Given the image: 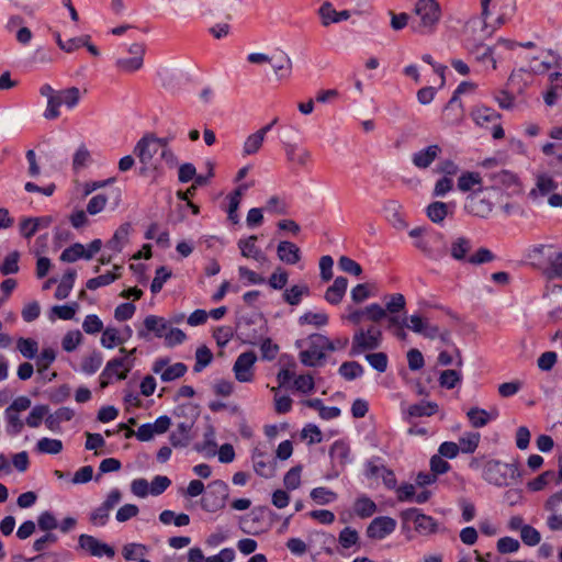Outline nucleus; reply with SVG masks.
<instances>
[{"label": "nucleus", "instance_id": "4d7b16f0", "mask_svg": "<svg viewBox=\"0 0 562 562\" xmlns=\"http://www.w3.org/2000/svg\"><path fill=\"white\" fill-rule=\"evenodd\" d=\"M317 15L322 26L324 27H328L330 24L337 23V10L329 1H325L321 4L317 9Z\"/></svg>", "mask_w": 562, "mask_h": 562}, {"label": "nucleus", "instance_id": "f03ea898", "mask_svg": "<svg viewBox=\"0 0 562 562\" xmlns=\"http://www.w3.org/2000/svg\"><path fill=\"white\" fill-rule=\"evenodd\" d=\"M469 465L475 471L481 470L482 479L497 487L508 486L521 477V472L516 461L506 463L496 459L477 457L473 458Z\"/></svg>", "mask_w": 562, "mask_h": 562}, {"label": "nucleus", "instance_id": "c85d7f7f", "mask_svg": "<svg viewBox=\"0 0 562 562\" xmlns=\"http://www.w3.org/2000/svg\"><path fill=\"white\" fill-rule=\"evenodd\" d=\"M471 117L477 126L488 127L490 125L497 123L501 115L494 109L485 105H476L471 111Z\"/></svg>", "mask_w": 562, "mask_h": 562}, {"label": "nucleus", "instance_id": "5701e85b", "mask_svg": "<svg viewBox=\"0 0 562 562\" xmlns=\"http://www.w3.org/2000/svg\"><path fill=\"white\" fill-rule=\"evenodd\" d=\"M237 246L244 258L252 259L259 263H265L267 261L266 254L257 245V236L251 235L246 238H240Z\"/></svg>", "mask_w": 562, "mask_h": 562}, {"label": "nucleus", "instance_id": "2f4dec72", "mask_svg": "<svg viewBox=\"0 0 562 562\" xmlns=\"http://www.w3.org/2000/svg\"><path fill=\"white\" fill-rule=\"evenodd\" d=\"M277 255L286 265H296L301 260V250L292 241L282 240L278 244Z\"/></svg>", "mask_w": 562, "mask_h": 562}, {"label": "nucleus", "instance_id": "6ab92c4d", "mask_svg": "<svg viewBox=\"0 0 562 562\" xmlns=\"http://www.w3.org/2000/svg\"><path fill=\"white\" fill-rule=\"evenodd\" d=\"M79 546L97 558L108 557L112 559L115 555V551L111 546L89 535H81L79 537Z\"/></svg>", "mask_w": 562, "mask_h": 562}, {"label": "nucleus", "instance_id": "7ed1b4c3", "mask_svg": "<svg viewBox=\"0 0 562 562\" xmlns=\"http://www.w3.org/2000/svg\"><path fill=\"white\" fill-rule=\"evenodd\" d=\"M528 258L550 279H562V245L535 244L528 248Z\"/></svg>", "mask_w": 562, "mask_h": 562}, {"label": "nucleus", "instance_id": "c9c22d12", "mask_svg": "<svg viewBox=\"0 0 562 562\" xmlns=\"http://www.w3.org/2000/svg\"><path fill=\"white\" fill-rule=\"evenodd\" d=\"M453 210H454V205L453 204L436 201V202L430 203L427 206L426 213H427L428 218L432 223H437L438 224V223L443 222V220L449 214H452Z\"/></svg>", "mask_w": 562, "mask_h": 562}, {"label": "nucleus", "instance_id": "a878e982", "mask_svg": "<svg viewBox=\"0 0 562 562\" xmlns=\"http://www.w3.org/2000/svg\"><path fill=\"white\" fill-rule=\"evenodd\" d=\"M441 154V147L437 144L429 145L413 154L412 162L418 169L428 168Z\"/></svg>", "mask_w": 562, "mask_h": 562}, {"label": "nucleus", "instance_id": "4c0bfd02", "mask_svg": "<svg viewBox=\"0 0 562 562\" xmlns=\"http://www.w3.org/2000/svg\"><path fill=\"white\" fill-rule=\"evenodd\" d=\"M272 61L269 64L271 65L274 75L278 79H285L291 76L292 72V60L289 57L288 54L281 53L278 56L271 57Z\"/></svg>", "mask_w": 562, "mask_h": 562}, {"label": "nucleus", "instance_id": "6e6d98bb", "mask_svg": "<svg viewBox=\"0 0 562 562\" xmlns=\"http://www.w3.org/2000/svg\"><path fill=\"white\" fill-rule=\"evenodd\" d=\"M16 350L25 359H34L38 352V342L33 338L20 337L16 340Z\"/></svg>", "mask_w": 562, "mask_h": 562}, {"label": "nucleus", "instance_id": "9b49d317", "mask_svg": "<svg viewBox=\"0 0 562 562\" xmlns=\"http://www.w3.org/2000/svg\"><path fill=\"white\" fill-rule=\"evenodd\" d=\"M43 422L49 431H61V422L56 417L55 413H49V407L47 405H34L26 416L27 427L38 428Z\"/></svg>", "mask_w": 562, "mask_h": 562}, {"label": "nucleus", "instance_id": "09e8293b", "mask_svg": "<svg viewBox=\"0 0 562 562\" xmlns=\"http://www.w3.org/2000/svg\"><path fill=\"white\" fill-rule=\"evenodd\" d=\"M100 344L103 348L110 350L123 345L120 329L112 326L104 328L101 335Z\"/></svg>", "mask_w": 562, "mask_h": 562}, {"label": "nucleus", "instance_id": "bf43d9fd", "mask_svg": "<svg viewBox=\"0 0 562 562\" xmlns=\"http://www.w3.org/2000/svg\"><path fill=\"white\" fill-rule=\"evenodd\" d=\"M302 484V467L296 465L291 468L283 477V485L286 491H295Z\"/></svg>", "mask_w": 562, "mask_h": 562}, {"label": "nucleus", "instance_id": "f3484780", "mask_svg": "<svg viewBox=\"0 0 562 562\" xmlns=\"http://www.w3.org/2000/svg\"><path fill=\"white\" fill-rule=\"evenodd\" d=\"M257 361V356L254 351L240 353L233 367L235 378L239 382H251L254 380V367Z\"/></svg>", "mask_w": 562, "mask_h": 562}, {"label": "nucleus", "instance_id": "69168bd1", "mask_svg": "<svg viewBox=\"0 0 562 562\" xmlns=\"http://www.w3.org/2000/svg\"><path fill=\"white\" fill-rule=\"evenodd\" d=\"M82 342V334L79 330H70L65 334L61 340V347L65 351L76 350Z\"/></svg>", "mask_w": 562, "mask_h": 562}, {"label": "nucleus", "instance_id": "8fccbe9b", "mask_svg": "<svg viewBox=\"0 0 562 562\" xmlns=\"http://www.w3.org/2000/svg\"><path fill=\"white\" fill-rule=\"evenodd\" d=\"M480 441H481V435L479 432H474V431L464 432L460 437L459 442H458L459 451L462 453H467V454L473 453L477 449Z\"/></svg>", "mask_w": 562, "mask_h": 562}, {"label": "nucleus", "instance_id": "052dcab7", "mask_svg": "<svg viewBox=\"0 0 562 562\" xmlns=\"http://www.w3.org/2000/svg\"><path fill=\"white\" fill-rule=\"evenodd\" d=\"M364 372L363 367L356 361H347L339 367V373L348 381L360 378Z\"/></svg>", "mask_w": 562, "mask_h": 562}, {"label": "nucleus", "instance_id": "a19ab883", "mask_svg": "<svg viewBox=\"0 0 562 562\" xmlns=\"http://www.w3.org/2000/svg\"><path fill=\"white\" fill-rule=\"evenodd\" d=\"M329 316L323 310L306 311L299 317L300 325H312L315 327H324L328 324Z\"/></svg>", "mask_w": 562, "mask_h": 562}, {"label": "nucleus", "instance_id": "3c124183", "mask_svg": "<svg viewBox=\"0 0 562 562\" xmlns=\"http://www.w3.org/2000/svg\"><path fill=\"white\" fill-rule=\"evenodd\" d=\"M353 510L360 518H368L376 512L375 503L368 496H360L353 503Z\"/></svg>", "mask_w": 562, "mask_h": 562}, {"label": "nucleus", "instance_id": "e433bc0d", "mask_svg": "<svg viewBox=\"0 0 562 562\" xmlns=\"http://www.w3.org/2000/svg\"><path fill=\"white\" fill-rule=\"evenodd\" d=\"M329 456L333 463L341 468L351 462L350 448L344 441H335L330 447Z\"/></svg>", "mask_w": 562, "mask_h": 562}, {"label": "nucleus", "instance_id": "e2e57ef3", "mask_svg": "<svg viewBox=\"0 0 562 562\" xmlns=\"http://www.w3.org/2000/svg\"><path fill=\"white\" fill-rule=\"evenodd\" d=\"M310 290L308 286L305 284L301 285H293L284 291V300L290 305H297L303 295H308Z\"/></svg>", "mask_w": 562, "mask_h": 562}, {"label": "nucleus", "instance_id": "c03bdc74", "mask_svg": "<svg viewBox=\"0 0 562 562\" xmlns=\"http://www.w3.org/2000/svg\"><path fill=\"white\" fill-rule=\"evenodd\" d=\"M493 179L496 184L505 189H510L513 192L521 191V183L517 175L508 171L502 170L493 176Z\"/></svg>", "mask_w": 562, "mask_h": 562}, {"label": "nucleus", "instance_id": "473e14b6", "mask_svg": "<svg viewBox=\"0 0 562 562\" xmlns=\"http://www.w3.org/2000/svg\"><path fill=\"white\" fill-rule=\"evenodd\" d=\"M347 288L348 280L345 277H337L333 284L326 290L324 299L329 304L337 305L342 301L347 292Z\"/></svg>", "mask_w": 562, "mask_h": 562}, {"label": "nucleus", "instance_id": "f704fd0d", "mask_svg": "<svg viewBox=\"0 0 562 562\" xmlns=\"http://www.w3.org/2000/svg\"><path fill=\"white\" fill-rule=\"evenodd\" d=\"M268 132L269 126H263L255 133L250 134L244 142L243 155L249 156L256 154L261 148Z\"/></svg>", "mask_w": 562, "mask_h": 562}, {"label": "nucleus", "instance_id": "58836bf2", "mask_svg": "<svg viewBox=\"0 0 562 562\" xmlns=\"http://www.w3.org/2000/svg\"><path fill=\"white\" fill-rule=\"evenodd\" d=\"M35 451L41 454L56 456L64 449V443L60 439L42 437L35 443Z\"/></svg>", "mask_w": 562, "mask_h": 562}, {"label": "nucleus", "instance_id": "7c9ffc66", "mask_svg": "<svg viewBox=\"0 0 562 562\" xmlns=\"http://www.w3.org/2000/svg\"><path fill=\"white\" fill-rule=\"evenodd\" d=\"M458 190L461 192L472 193L476 190H483V178L479 172L464 171L462 172L457 181Z\"/></svg>", "mask_w": 562, "mask_h": 562}, {"label": "nucleus", "instance_id": "13d9d810", "mask_svg": "<svg viewBox=\"0 0 562 562\" xmlns=\"http://www.w3.org/2000/svg\"><path fill=\"white\" fill-rule=\"evenodd\" d=\"M57 351L53 347H45L42 349L36 358V368L40 374L44 373L52 363L56 360Z\"/></svg>", "mask_w": 562, "mask_h": 562}, {"label": "nucleus", "instance_id": "a211bd4d", "mask_svg": "<svg viewBox=\"0 0 562 562\" xmlns=\"http://www.w3.org/2000/svg\"><path fill=\"white\" fill-rule=\"evenodd\" d=\"M396 520L389 516L374 518L367 528V536L373 540H382L394 532Z\"/></svg>", "mask_w": 562, "mask_h": 562}, {"label": "nucleus", "instance_id": "bb28decb", "mask_svg": "<svg viewBox=\"0 0 562 562\" xmlns=\"http://www.w3.org/2000/svg\"><path fill=\"white\" fill-rule=\"evenodd\" d=\"M467 417L473 428H482L498 417V409L491 408L486 411L475 406L467 412Z\"/></svg>", "mask_w": 562, "mask_h": 562}, {"label": "nucleus", "instance_id": "79ce46f5", "mask_svg": "<svg viewBox=\"0 0 562 562\" xmlns=\"http://www.w3.org/2000/svg\"><path fill=\"white\" fill-rule=\"evenodd\" d=\"M280 363L282 364V368L277 374V380L279 385L283 386L294 378L296 362L291 356L283 355L280 358Z\"/></svg>", "mask_w": 562, "mask_h": 562}, {"label": "nucleus", "instance_id": "4468645a", "mask_svg": "<svg viewBox=\"0 0 562 562\" xmlns=\"http://www.w3.org/2000/svg\"><path fill=\"white\" fill-rule=\"evenodd\" d=\"M404 521L412 524L414 529L420 535H430L438 528L437 521L428 515L423 514L417 508L406 509L402 513Z\"/></svg>", "mask_w": 562, "mask_h": 562}, {"label": "nucleus", "instance_id": "de8ad7c7", "mask_svg": "<svg viewBox=\"0 0 562 562\" xmlns=\"http://www.w3.org/2000/svg\"><path fill=\"white\" fill-rule=\"evenodd\" d=\"M558 188V183L548 173H541L537 176L536 188L530 191L531 196L537 194L547 195Z\"/></svg>", "mask_w": 562, "mask_h": 562}, {"label": "nucleus", "instance_id": "49530a36", "mask_svg": "<svg viewBox=\"0 0 562 562\" xmlns=\"http://www.w3.org/2000/svg\"><path fill=\"white\" fill-rule=\"evenodd\" d=\"M471 240L467 237H457L451 241L450 255L454 260H467V255L471 250Z\"/></svg>", "mask_w": 562, "mask_h": 562}, {"label": "nucleus", "instance_id": "0e129e2a", "mask_svg": "<svg viewBox=\"0 0 562 562\" xmlns=\"http://www.w3.org/2000/svg\"><path fill=\"white\" fill-rule=\"evenodd\" d=\"M213 360V353L206 346H201L195 351L194 371L201 372Z\"/></svg>", "mask_w": 562, "mask_h": 562}, {"label": "nucleus", "instance_id": "72a5a7b5", "mask_svg": "<svg viewBox=\"0 0 562 562\" xmlns=\"http://www.w3.org/2000/svg\"><path fill=\"white\" fill-rule=\"evenodd\" d=\"M468 49L471 54H473L476 58V60L481 63L490 61L492 69L497 68V60L494 56L495 54V45L494 46H486L483 44H469Z\"/></svg>", "mask_w": 562, "mask_h": 562}, {"label": "nucleus", "instance_id": "c756f323", "mask_svg": "<svg viewBox=\"0 0 562 562\" xmlns=\"http://www.w3.org/2000/svg\"><path fill=\"white\" fill-rule=\"evenodd\" d=\"M283 148L286 159L297 166L305 167L312 159L311 151L295 143H284Z\"/></svg>", "mask_w": 562, "mask_h": 562}, {"label": "nucleus", "instance_id": "f257e3e1", "mask_svg": "<svg viewBox=\"0 0 562 562\" xmlns=\"http://www.w3.org/2000/svg\"><path fill=\"white\" fill-rule=\"evenodd\" d=\"M134 154L140 165V173L145 176L159 175L164 167L173 168L178 162L168 140L151 133L144 135L136 143Z\"/></svg>", "mask_w": 562, "mask_h": 562}, {"label": "nucleus", "instance_id": "cd10ccee", "mask_svg": "<svg viewBox=\"0 0 562 562\" xmlns=\"http://www.w3.org/2000/svg\"><path fill=\"white\" fill-rule=\"evenodd\" d=\"M133 227L130 223H124L117 227L112 238L106 243V248L119 254L128 244Z\"/></svg>", "mask_w": 562, "mask_h": 562}, {"label": "nucleus", "instance_id": "423d86ee", "mask_svg": "<svg viewBox=\"0 0 562 562\" xmlns=\"http://www.w3.org/2000/svg\"><path fill=\"white\" fill-rule=\"evenodd\" d=\"M32 401L25 395L15 397L11 404L4 409L5 430L11 436L20 435L26 425V418L22 415L26 411H31Z\"/></svg>", "mask_w": 562, "mask_h": 562}, {"label": "nucleus", "instance_id": "6e6552de", "mask_svg": "<svg viewBox=\"0 0 562 562\" xmlns=\"http://www.w3.org/2000/svg\"><path fill=\"white\" fill-rule=\"evenodd\" d=\"M382 339V330L379 327L360 328L352 336L350 355L359 356L366 351L375 350L381 346Z\"/></svg>", "mask_w": 562, "mask_h": 562}, {"label": "nucleus", "instance_id": "0eeeda50", "mask_svg": "<svg viewBox=\"0 0 562 562\" xmlns=\"http://www.w3.org/2000/svg\"><path fill=\"white\" fill-rule=\"evenodd\" d=\"M134 364L135 359L130 357H115L109 360L99 375L100 387L105 389L114 380H125Z\"/></svg>", "mask_w": 562, "mask_h": 562}, {"label": "nucleus", "instance_id": "37998d69", "mask_svg": "<svg viewBox=\"0 0 562 562\" xmlns=\"http://www.w3.org/2000/svg\"><path fill=\"white\" fill-rule=\"evenodd\" d=\"M102 363V353L98 350H93L82 358L80 371L87 375H92L101 368Z\"/></svg>", "mask_w": 562, "mask_h": 562}, {"label": "nucleus", "instance_id": "5fc2aeb1", "mask_svg": "<svg viewBox=\"0 0 562 562\" xmlns=\"http://www.w3.org/2000/svg\"><path fill=\"white\" fill-rule=\"evenodd\" d=\"M76 280V271L68 270L61 278L56 291L55 297L57 300H64L70 294Z\"/></svg>", "mask_w": 562, "mask_h": 562}, {"label": "nucleus", "instance_id": "412c9836", "mask_svg": "<svg viewBox=\"0 0 562 562\" xmlns=\"http://www.w3.org/2000/svg\"><path fill=\"white\" fill-rule=\"evenodd\" d=\"M404 325L415 334L423 335L426 338L434 339L438 336L439 329L437 326L431 325L427 318L419 314H412L404 319Z\"/></svg>", "mask_w": 562, "mask_h": 562}, {"label": "nucleus", "instance_id": "393cba45", "mask_svg": "<svg viewBox=\"0 0 562 562\" xmlns=\"http://www.w3.org/2000/svg\"><path fill=\"white\" fill-rule=\"evenodd\" d=\"M437 411L438 405L435 402L422 401L419 403L402 407V415L405 420L409 422L411 418L432 416Z\"/></svg>", "mask_w": 562, "mask_h": 562}, {"label": "nucleus", "instance_id": "39448f33", "mask_svg": "<svg viewBox=\"0 0 562 562\" xmlns=\"http://www.w3.org/2000/svg\"><path fill=\"white\" fill-rule=\"evenodd\" d=\"M300 349L299 359L306 367L318 366L327 355L329 338L322 334H313L306 339H300L295 342Z\"/></svg>", "mask_w": 562, "mask_h": 562}, {"label": "nucleus", "instance_id": "9d476101", "mask_svg": "<svg viewBox=\"0 0 562 562\" xmlns=\"http://www.w3.org/2000/svg\"><path fill=\"white\" fill-rule=\"evenodd\" d=\"M81 92L77 87H69L58 90L53 108L45 109L43 116L46 120H56L60 116V106H66L67 110H74L80 102Z\"/></svg>", "mask_w": 562, "mask_h": 562}, {"label": "nucleus", "instance_id": "dca6fc26", "mask_svg": "<svg viewBox=\"0 0 562 562\" xmlns=\"http://www.w3.org/2000/svg\"><path fill=\"white\" fill-rule=\"evenodd\" d=\"M437 245L443 246V235L441 233H436L429 237L423 235L415 240V247L432 260H440L446 255L443 247H436Z\"/></svg>", "mask_w": 562, "mask_h": 562}, {"label": "nucleus", "instance_id": "ddd939ff", "mask_svg": "<svg viewBox=\"0 0 562 562\" xmlns=\"http://www.w3.org/2000/svg\"><path fill=\"white\" fill-rule=\"evenodd\" d=\"M171 426V419L161 415L153 423L140 425L137 430H128L126 437L135 436L139 441H150L155 436L165 434Z\"/></svg>", "mask_w": 562, "mask_h": 562}, {"label": "nucleus", "instance_id": "680f3d73", "mask_svg": "<svg viewBox=\"0 0 562 562\" xmlns=\"http://www.w3.org/2000/svg\"><path fill=\"white\" fill-rule=\"evenodd\" d=\"M59 259L63 262H75L79 259H86L85 246L80 243H75L67 247L60 255Z\"/></svg>", "mask_w": 562, "mask_h": 562}, {"label": "nucleus", "instance_id": "20e7f679", "mask_svg": "<svg viewBox=\"0 0 562 562\" xmlns=\"http://www.w3.org/2000/svg\"><path fill=\"white\" fill-rule=\"evenodd\" d=\"M414 15L412 29L415 33L434 34L442 16L441 5L437 0H417L414 5Z\"/></svg>", "mask_w": 562, "mask_h": 562}, {"label": "nucleus", "instance_id": "f8f14e48", "mask_svg": "<svg viewBox=\"0 0 562 562\" xmlns=\"http://www.w3.org/2000/svg\"><path fill=\"white\" fill-rule=\"evenodd\" d=\"M151 371L159 375L162 382L168 383L183 376L187 373L188 368L182 362L172 363L169 358L159 357L153 362Z\"/></svg>", "mask_w": 562, "mask_h": 562}, {"label": "nucleus", "instance_id": "774afa93", "mask_svg": "<svg viewBox=\"0 0 562 562\" xmlns=\"http://www.w3.org/2000/svg\"><path fill=\"white\" fill-rule=\"evenodd\" d=\"M147 552L144 544L140 543H128L123 547L122 554L125 560L134 561L142 559Z\"/></svg>", "mask_w": 562, "mask_h": 562}, {"label": "nucleus", "instance_id": "a18cd8bd", "mask_svg": "<svg viewBox=\"0 0 562 562\" xmlns=\"http://www.w3.org/2000/svg\"><path fill=\"white\" fill-rule=\"evenodd\" d=\"M310 497L314 504L325 506L336 502L338 494L328 487L318 486L311 490Z\"/></svg>", "mask_w": 562, "mask_h": 562}, {"label": "nucleus", "instance_id": "b1692460", "mask_svg": "<svg viewBox=\"0 0 562 562\" xmlns=\"http://www.w3.org/2000/svg\"><path fill=\"white\" fill-rule=\"evenodd\" d=\"M169 323L160 316L148 315L144 319V327L138 329L137 335L139 338H147L149 333H153L155 337L161 338L165 336V331L168 329Z\"/></svg>", "mask_w": 562, "mask_h": 562}, {"label": "nucleus", "instance_id": "ea45409f", "mask_svg": "<svg viewBox=\"0 0 562 562\" xmlns=\"http://www.w3.org/2000/svg\"><path fill=\"white\" fill-rule=\"evenodd\" d=\"M378 288L374 283H359L350 291V297L355 304H361L368 299L375 296Z\"/></svg>", "mask_w": 562, "mask_h": 562}, {"label": "nucleus", "instance_id": "338daca9", "mask_svg": "<svg viewBox=\"0 0 562 562\" xmlns=\"http://www.w3.org/2000/svg\"><path fill=\"white\" fill-rule=\"evenodd\" d=\"M368 363L378 372L383 373L387 369L389 359L384 352H372L366 355Z\"/></svg>", "mask_w": 562, "mask_h": 562}, {"label": "nucleus", "instance_id": "1a4fd4ad", "mask_svg": "<svg viewBox=\"0 0 562 562\" xmlns=\"http://www.w3.org/2000/svg\"><path fill=\"white\" fill-rule=\"evenodd\" d=\"M228 485L215 480L207 485V492L201 498V507L206 513H216L225 507L228 498Z\"/></svg>", "mask_w": 562, "mask_h": 562}, {"label": "nucleus", "instance_id": "aec40b11", "mask_svg": "<svg viewBox=\"0 0 562 562\" xmlns=\"http://www.w3.org/2000/svg\"><path fill=\"white\" fill-rule=\"evenodd\" d=\"M544 506L550 512L547 518L548 528L551 531H562V493L551 495Z\"/></svg>", "mask_w": 562, "mask_h": 562}, {"label": "nucleus", "instance_id": "2eb2a0df", "mask_svg": "<svg viewBox=\"0 0 562 562\" xmlns=\"http://www.w3.org/2000/svg\"><path fill=\"white\" fill-rule=\"evenodd\" d=\"M487 189L476 190L470 193L465 200L467 211L479 217H487L493 211V203L486 198Z\"/></svg>", "mask_w": 562, "mask_h": 562}, {"label": "nucleus", "instance_id": "4be33fe9", "mask_svg": "<svg viewBox=\"0 0 562 562\" xmlns=\"http://www.w3.org/2000/svg\"><path fill=\"white\" fill-rule=\"evenodd\" d=\"M252 463L255 472L266 479L272 477L276 473V463L268 456L266 451H262L259 447L252 451Z\"/></svg>", "mask_w": 562, "mask_h": 562}, {"label": "nucleus", "instance_id": "603ef678", "mask_svg": "<svg viewBox=\"0 0 562 562\" xmlns=\"http://www.w3.org/2000/svg\"><path fill=\"white\" fill-rule=\"evenodd\" d=\"M190 430L191 426L189 424L180 423L177 426V429L173 430L169 436L171 445L173 447H186L190 440Z\"/></svg>", "mask_w": 562, "mask_h": 562}, {"label": "nucleus", "instance_id": "864d4df0", "mask_svg": "<svg viewBox=\"0 0 562 562\" xmlns=\"http://www.w3.org/2000/svg\"><path fill=\"white\" fill-rule=\"evenodd\" d=\"M359 532L351 528V527H345L338 536V542L342 549H351L356 548V550L359 548Z\"/></svg>", "mask_w": 562, "mask_h": 562}]
</instances>
